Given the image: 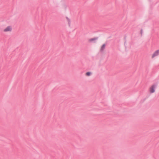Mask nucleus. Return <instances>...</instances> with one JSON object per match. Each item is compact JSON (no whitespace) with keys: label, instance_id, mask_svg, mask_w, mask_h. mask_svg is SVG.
<instances>
[{"label":"nucleus","instance_id":"1","mask_svg":"<svg viewBox=\"0 0 159 159\" xmlns=\"http://www.w3.org/2000/svg\"><path fill=\"white\" fill-rule=\"evenodd\" d=\"M12 28L11 26L9 25L6 27L3 30V32L5 33L11 32Z\"/></svg>","mask_w":159,"mask_h":159},{"label":"nucleus","instance_id":"2","mask_svg":"<svg viewBox=\"0 0 159 159\" xmlns=\"http://www.w3.org/2000/svg\"><path fill=\"white\" fill-rule=\"evenodd\" d=\"M156 87V85L153 84L149 88V91L150 93H152L155 92V89Z\"/></svg>","mask_w":159,"mask_h":159},{"label":"nucleus","instance_id":"3","mask_svg":"<svg viewBox=\"0 0 159 159\" xmlns=\"http://www.w3.org/2000/svg\"><path fill=\"white\" fill-rule=\"evenodd\" d=\"M159 54V50H157L155 52L152 54V57L154 58L155 57L157 56Z\"/></svg>","mask_w":159,"mask_h":159},{"label":"nucleus","instance_id":"4","mask_svg":"<svg viewBox=\"0 0 159 159\" xmlns=\"http://www.w3.org/2000/svg\"><path fill=\"white\" fill-rule=\"evenodd\" d=\"M96 40V39L95 38H91L89 40V42H94Z\"/></svg>","mask_w":159,"mask_h":159},{"label":"nucleus","instance_id":"5","mask_svg":"<svg viewBox=\"0 0 159 159\" xmlns=\"http://www.w3.org/2000/svg\"><path fill=\"white\" fill-rule=\"evenodd\" d=\"M92 74V73L90 72H88L86 73V75L87 76H90Z\"/></svg>","mask_w":159,"mask_h":159},{"label":"nucleus","instance_id":"6","mask_svg":"<svg viewBox=\"0 0 159 159\" xmlns=\"http://www.w3.org/2000/svg\"><path fill=\"white\" fill-rule=\"evenodd\" d=\"M105 44H103L102 47L101 49H103L105 47Z\"/></svg>","mask_w":159,"mask_h":159}]
</instances>
